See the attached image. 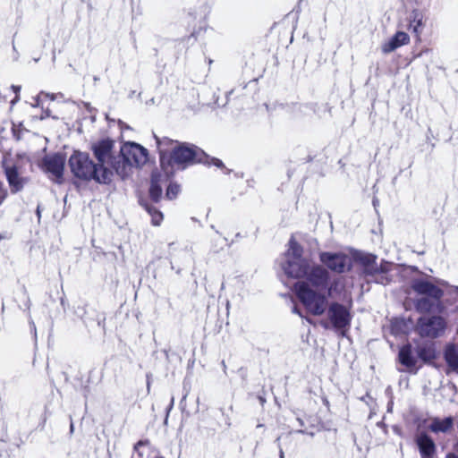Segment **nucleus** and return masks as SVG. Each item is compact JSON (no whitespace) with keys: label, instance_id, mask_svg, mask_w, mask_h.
Listing matches in <instances>:
<instances>
[{"label":"nucleus","instance_id":"1","mask_svg":"<svg viewBox=\"0 0 458 458\" xmlns=\"http://www.w3.org/2000/svg\"><path fill=\"white\" fill-rule=\"evenodd\" d=\"M281 266L288 276L305 279L294 285L297 297L305 309L315 316L324 314L328 307L327 299L325 294L311 289L310 285L317 289L327 287L328 271L311 259L303 258L301 246L293 238L289 242V248Z\"/></svg>","mask_w":458,"mask_h":458},{"label":"nucleus","instance_id":"2","mask_svg":"<svg viewBox=\"0 0 458 458\" xmlns=\"http://www.w3.org/2000/svg\"><path fill=\"white\" fill-rule=\"evenodd\" d=\"M69 166L73 175L79 179L94 180L98 183L105 184L112 181L113 171L108 167H98L87 153L74 151L69 158Z\"/></svg>","mask_w":458,"mask_h":458},{"label":"nucleus","instance_id":"3","mask_svg":"<svg viewBox=\"0 0 458 458\" xmlns=\"http://www.w3.org/2000/svg\"><path fill=\"white\" fill-rule=\"evenodd\" d=\"M148 160V150L135 142H125L118 152V160L112 161V168L122 178L127 177L132 167L140 166Z\"/></svg>","mask_w":458,"mask_h":458},{"label":"nucleus","instance_id":"4","mask_svg":"<svg viewBox=\"0 0 458 458\" xmlns=\"http://www.w3.org/2000/svg\"><path fill=\"white\" fill-rule=\"evenodd\" d=\"M203 151L195 146H190L185 143H179L173 148V152L169 155L166 161V167L170 174H174V167L178 169H184L195 162H199L202 159Z\"/></svg>","mask_w":458,"mask_h":458},{"label":"nucleus","instance_id":"5","mask_svg":"<svg viewBox=\"0 0 458 458\" xmlns=\"http://www.w3.org/2000/svg\"><path fill=\"white\" fill-rule=\"evenodd\" d=\"M446 322L441 316H423L419 318L416 329L422 337L437 338L445 330Z\"/></svg>","mask_w":458,"mask_h":458},{"label":"nucleus","instance_id":"6","mask_svg":"<svg viewBox=\"0 0 458 458\" xmlns=\"http://www.w3.org/2000/svg\"><path fill=\"white\" fill-rule=\"evenodd\" d=\"M360 260L364 267L363 272L366 275L375 276L377 283L386 284L390 281L387 277V274L393 267L392 263L382 261L381 264L377 266L376 257L369 254L362 255Z\"/></svg>","mask_w":458,"mask_h":458},{"label":"nucleus","instance_id":"7","mask_svg":"<svg viewBox=\"0 0 458 458\" xmlns=\"http://www.w3.org/2000/svg\"><path fill=\"white\" fill-rule=\"evenodd\" d=\"M319 259L327 268L339 274L350 270L352 267L351 257L344 252H321Z\"/></svg>","mask_w":458,"mask_h":458},{"label":"nucleus","instance_id":"8","mask_svg":"<svg viewBox=\"0 0 458 458\" xmlns=\"http://www.w3.org/2000/svg\"><path fill=\"white\" fill-rule=\"evenodd\" d=\"M114 142L111 140H103L92 146V150L98 159V167H108L112 171V161L118 160V154L114 150Z\"/></svg>","mask_w":458,"mask_h":458},{"label":"nucleus","instance_id":"9","mask_svg":"<svg viewBox=\"0 0 458 458\" xmlns=\"http://www.w3.org/2000/svg\"><path fill=\"white\" fill-rule=\"evenodd\" d=\"M327 318L336 330L345 329L350 326L352 320L349 310L338 302H332L327 307Z\"/></svg>","mask_w":458,"mask_h":458},{"label":"nucleus","instance_id":"10","mask_svg":"<svg viewBox=\"0 0 458 458\" xmlns=\"http://www.w3.org/2000/svg\"><path fill=\"white\" fill-rule=\"evenodd\" d=\"M411 288L418 294L426 295L437 301H440L444 295V292L439 287L424 279L413 280L411 283Z\"/></svg>","mask_w":458,"mask_h":458},{"label":"nucleus","instance_id":"11","mask_svg":"<svg viewBox=\"0 0 458 458\" xmlns=\"http://www.w3.org/2000/svg\"><path fill=\"white\" fill-rule=\"evenodd\" d=\"M44 165L46 171L53 176L54 180L59 181L63 177L64 158L62 155L55 154L46 157Z\"/></svg>","mask_w":458,"mask_h":458},{"label":"nucleus","instance_id":"12","mask_svg":"<svg viewBox=\"0 0 458 458\" xmlns=\"http://www.w3.org/2000/svg\"><path fill=\"white\" fill-rule=\"evenodd\" d=\"M155 138H156L158 151H159L160 165L162 167V170H164L166 174H169L172 171H170L168 169V167H166V161H167L169 155L173 152V148L176 145H179V143L177 141H174L173 140H171L169 138H165V137L159 139L157 136H155Z\"/></svg>","mask_w":458,"mask_h":458},{"label":"nucleus","instance_id":"13","mask_svg":"<svg viewBox=\"0 0 458 458\" xmlns=\"http://www.w3.org/2000/svg\"><path fill=\"white\" fill-rule=\"evenodd\" d=\"M163 173L160 172H153L151 175L150 188H149V195L152 200L157 202L162 196V185L166 183L168 178L172 175V174H166L164 170Z\"/></svg>","mask_w":458,"mask_h":458},{"label":"nucleus","instance_id":"14","mask_svg":"<svg viewBox=\"0 0 458 458\" xmlns=\"http://www.w3.org/2000/svg\"><path fill=\"white\" fill-rule=\"evenodd\" d=\"M410 37L406 32L397 31L387 41L382 44L381 49L385 54L391 53L395 49L409 44Z\"/></svg>","mask_w":458,"mask_h":458},{"label":"nucleus","instance_id":"15","mask_svg":"<svg viewBox=\"0 0 458 458\" xmlns=\"http://www.w3.org/2000/svg\"><path fill=\"white\" fill-rule=\"evenodd\" d=\"M421 458H433L436 445L433 440L426 434H420L416 439Z\"/></svg>","mask_w":458,"mask_h":458},{"label":"nucleus","instance_id":"16","mask_svg":"<svg viewBox=\"0 0 458 458\" xmlns=\"http://www.w3.org/2000/svg\"><path fill=\"white\" fill-rule=\"evenodd\" d=\"M415 306L418 311L423 313L430 312L435 310H440L442 308L440 301H437L434 299L431 300L427 297L418 299Z\"/></svg>","mask_w":458,"mask_h":458},{"label":"nucleus","instance_id":"17","mask_svg":"<svg viewBox=\"0 0 458 458\" xmlns=\"http://www.w3.org/2000/svg\"><path fill=\"white\" fill-rule=\"evenodd\" d=\"M400 362L408 369H411L416 364V359L412 355L411 346L410 344L403 345L399 351Z\"/></svg>","mask_w":458,"mask_h":458},{"label":"nucleus","instance_id":"18","mask_svg":"<svg viewBox=\"0 0 458 458\" xmlns=\"http://www.w3.org/2000/svg\"><path fill=\"white\" fill-rule=\"evenodd\" d=\"M453 422V418L451 417L443 420L435 418L429 424L428 428L434 433L446 432L452 428Z\"/></svg>","mask_w":458,"mask_h":458},{"label":"nucleus","instance_id":"19","mask_svg":"<svg viewBox=\"0 0 458 458\" xmlns=\"http://www.w3.org/2000/svg\"><path fill=\"white\" fill-rule=\"evenodd\" d=\"M5 174L13 191H18L22 188L23 180L19 176L15 167H7L5 169Z\"/></svg>","mask_w":458,"mask_h":458},{"label":"nucleus","instance_id":"20","mask_svg":"<svg viewBox=\"0 0 458 458\" xmlns=\"http://www.w3.org/2000/svg\"><path fill=\"white\" fill-rule=\"evenodd\" d=\"M422 16L417 12H412L409 17L408 30L419 38L422 31Z\"/></svg>","mask_w":458,"mask_h":458},{"label":"nucleus","instance_id":"21","mask_svg":"<svg viewBox=\"0 0 458 458\" xmlns=\"http://www.w3.org/2000/svg\"><path fill=\"white\" fill-rule=\"evenodd\" d=\"M445 359L448 366L453 370L458 369V347L454 344H450L445 348Z\"/></svg>","mask_w":458,"mask_h":458},{"label":"nucleus","instance_id":"22","mask_svg":"<svg viewBox=\"0 0 458 458\" xmlns=\"http://www.w3.org/2000/svg\"><path fill=\"white\" fill-rule=\"evenodd\" d=\"M64 98V95L62 93L57 94H51L47 93L44 91H41L35 98V104H32V106L36 107H44V102L47 99L54 101V100H60Z\"/></svg>","mask_w":458,"mask_h":458},{"label":"nucleus","instance_id":"23","mask_svg":"<svg viewBox=\"0 0 458 458\" xmlns=\"http://www.w3.org/2000/svg\"><path fill=\"white\" fill-rule=\"evenodd\" d=\"M146 210L148 212V214L151 216L152 218V224L154 225H159L161 221L163 220V215L160 211L156 209L153 207L146 206Z\"/></svg>","mask_w":458,"mask_h":458},{"label":"nucleus","instance_id":"24","mask_svg":"<svg viewBox=\"0 0 458 458\" xmlns=\"http://www.w3.org/2000/svg\"><path fill=\"white\" fill-rule=\"evenodd\" d=\"M180 191V186L176 183H170L166 189V198L173 199L177 197Z\"/></svg>","mask_w":458,"mask_h":458},{"label":"nucleus","instance_id":"25","mask_svg":"<svg viewBox=\"0 0 458 458\" xmlns=\"http://www.w3.org/2000/svg\"><path fill=\"white\" fill-rule=\"evenodd\" d=\"M20 89H21L20 87H18V86H14V85H13V86L11 87V89H12V90L13 91V93L15 94L14 98H13V100H11L12 105H13L15 102H17V101L19 100L18 93H19V91H20Z\"/></svg>","mask_w":458,"mask_h":458},{"label":"nucleus","instance_id":"26","mask_svg":"<svg viewBox=\"0 0 458 458\" xmlns=\"http://www.w3.org/2000/svg\"><path fill=\"white\" fill-rule=\"evenodd\" d=\"M338 281L335 280L333 283L330 284L328 289H327V294L331 296L333 293L335 291L337 286Z\"/></svg>","mask_w":458,"mask_h":458},{"label":"nucleus","instance_id":"27","mask_svg":"<svg viewBox=\"0 0 458 458\" xmlns=\"http://www.w3.org/2000/svg\"><path fill=\"white\" fill-rule=\"evenodd\" d=\"M212 164L217 167H223V162L217 158H212Z\"/></svg>","mask_w":458,"mask_h":458},{"label":"nucleus","instance_id":"28","mask_svg":"<svg viewBox=\"0 0 458 458\" xmlns=\"http://www.w3.org/2000/svg\"><path fill=\"white\" fill-rule=\"evenodd\" d=\"M320 325L326 329L329 328V322L327 320H321Z\"/></svg>","mask_w":458,"mask_h":458},{"label":"nucleus","instance_id":"29","mask_svg":"<svg viewBox=\"0 0 458 458\" xmlns=\"http://www.w3.org/2000/svg\"><path fill=\"white\" fill-rule=\"evenodd\" d=\"M143 445H144V443H143V442H141V441H140V442H139V443H137V445H135V449H136V450H139V448H140V446H143Z\"/></svg>","mask_w":458,"mask_h":458},{"label":"nucleus","instance_id":"30","mask_svg":"<svg viewBox=\"0 0 458 458\" xmlns=\"http://www.w3.org/2000/svg\"><path fill=\"white\" fill-rule=\"evenodd\" d=\"M446 458H458V456L456 454H448L446 455Z\"/></svg>","mask_w":458,"mask_h":458},{"label":"nucleus","instance_id":"31","mask_svg":"<svg viewBox=\"0 0 458 458\" xmlns=\"http://www.w3.org/2000/svg\"><path fill=\"white\" fill-rule=\"evenodd\" d=\"M30 327H32V329L36 333V326H35V323L33 321L30 322Z\"/></svg>","mask_w":458,"mask_h":458},{"label":"nucleus","instance_id":"32","mask_svg":"<svg viewBox=\"0 0 458 458\" xmlns=\"http://www.w3.org/2000/svg\"><path fill=\"white\" fill-rule=\"evenodd\" d=\"M280 458H284V452L282 449L280 450Z\"/></svg>","mask_w":458,"mask_h":458},{"label":"nucleus","instance_id":"33","mask_svg":"<svg viewBox=\"0 0 458 458\" xmlns=\"http://www.w3.org/2000/svg\"><path fill=\"white\" fill-rule=\"evenodd\" d=\"M293 311L294 313H298V314H300V313H299V311L297 310V308H293Z\"/></svg>","mask_w":458,"mask_h":458},{"label":"nucleus","instance_id":"34","mask_svg":"<svg viewBox=\"0 0 458 458\" xmlns=\"http://www.w3.org/2000/svg\"><path fill=\"white\" fill-rule=\"evenodd\" d=\"M309 323H311V320L308 318H305Z\"/></svg>","mask_w":458,"mask_h":458},{"label":"nucleus","instance_id":"35","mask_svg":"<svg viewBox=\"0 0 458 458\" xmlns=\"http://www.w3.org/2000/svg\"><path fill=\"white\" fill-rule=\"evenodd\" d=\"M298 420H299V422H300V424H301V425H302V424H303V422H302V420H301V419H299Z\"/></svg>","mask_w":458,"mask_h":458},{"label":"nucleus","instance_id":"36","mask_svg":"<svg viewBox=\"0 0 458 458\" xmlns=\"http://www.w3.org/2000/svg\"><path fill=\"white\" fill-rule=\"evenodd\" d=\"M296 432H297V433H304V431H303V430H298V431H296Z\"/></svg>","mask_w":458,"mask_h":458},{"label":"nucleus","instance_id":"37","mask_svg":"<svg viewBox=\"0 0 458 458\" xmlns=\"http://www.w3.org/2000/svg\"><path fill=\"white\" fill-rule=\"evenodd\" d=\"M72 429H73V425L71 424V430L72 431Z\"/></svg>","mask_w":458,"mask_h":458},{"label":"nucleus","instance_id":"38","mask_svg":"<svg viewBox=\"0 0 458 458\" xmlns=\"http://www.w3.org/2000/svg\"><path fill=\"white\" fill-rule=\"evenodd\" d=\"M457 451H458V442H457Z\"/></svg>","mask_w":458,"mask_h":458}]
</instances>
